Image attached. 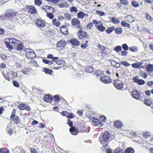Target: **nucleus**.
<instances>
[{
  "label": "nucleus",
  "instance_id": "1",
  "mask_svg": "<svg viewBox=\"0 0 153 153\" xmlns=\"http://www.w3.org/2000/svg\"><path fill=\"white\" fill-rule=\"evenodd\" d=\"M110 137V134L108 132H105L102 136V137H100V142L101 143L103 144V141L105 142H107Z\"/></svg>",
  "mask_w": 153,
  "mask_h": 153
},
{
  "label": "nucleus",
  "instance_id": "2",
  "mask_svg": "<svg viewBox=\"0 0 153 153\" xmlns=\"http://www.w3.org/2000/svg\"><path fill=\"white\" fill-rule=\"evenodd\" d=\"M26 56L28 59H31L35 57L36 54L33 51L30 49H27L25 50Z\"/></svg>",
  "mask_w": 153,
  "mask_h": 153
},
{
  "label": "nucleus",
  "instance_id": "3",
  "mask_svg": "<svg viewBox=\"0 0 153 153\" xmlns=\"http://www.w3.org/2000/svg\"><path fill=\"white\" fill-rule=\"evenodd\" d=\"M20 41L13 38H7L5 39V42L12 44L13 45H17Z\"/></svg>",
  "mask_w": 153,
  "mask_h": 153
},
{
  "label": "nucleus",
  "instance_id": "4",
  "mask_svg": "<svg viewBox=\"0 0 153 153\" xmlns=\"http://www.w3.org/2000/svg\"><path fill=\"white\" fill-rule=\"evenodd\" d=\"M114 85L116 88L119 90L122 89L123 87V84L122 82L118 80H114Z\"/></svg>",
  "mask_w": 153,
  "mask_h": 153
},
{
  "label": "nucleus",
  "instance_id": "5",
  "mask_svg": "<svg viewBox=\"0 0 153 153\" xmlns=\"http://www.w3.org/2000/svg\"><path fill=\"white\" fill-rule=\"evenodd\" d=\"M100 79L102 82L105 84L110 83L112 82L111 79L107 76H102Z\"/></svg>",
  "mask_w": 153,
  "mask_h": 153
},
{
  "label": "nucleus",
  "instance_id": "6",
  "mask_svg": "<svg viewBox=\"0 0 153 153\" xmlns=\"http://www.w3.org/2000/svg\"><path fill=\"white\" fill-rule=\"evenodd\" d=\"M132 97L138 100L140 97L141 94L139 91L136 90H133L132 92Z\"/></svg>",
  "mask_w": 153,
  "mask_h": 153
},
{
  "label": "nucleus",
  "instance_id": "7",
  "mask_svg": "<svg viewBox=\"0 0 153 153\" xmlns=\"http://www.w3.org/2000/svg\"><path fill=\"white\" fill-rule=\"evenodd\" d=\"M43 9L45 10L47 13H53L55 11L54 8L49 6H45L43 7Z\"/></svg>",
  "mask_w": 153,
  "mask_h": 153
},
{
  "label": "nucleus",
  "instance_id": "8",
  "mask_svg": "<svg viewBox=\"0 0 153 153\" xmlns=\"http://www.w3.org/2000/svg\"><path fill=\"white\" fill-rule=\"evenodd\" d=\"M65 42L63 40H61L59 41L56 44V47L59 49L64 47L66 45Z\"/></svg>",
  "mask_w": 153,
  "mask_h": 153
},
{
  "label": "nucleus",
  "instance_id": "9",
  "mask_svg": "<svg viewBox=\"0 0 153 153\" xmlns=\"http://www.w3.org/2000/svg\"><path fill=\"white\" fill-rule=\"evenodd\" d=\"M27 9L29 12L31 13L34 14L37 13V10L33 6L30 5L27 6Z\"/></svg>",
  "mask_w": 153,
  "mask_h": 153
},
{
  "label": "nucleus",
  "instance_id": "10",
  "mask_svg": "<svg viewBox=\"0 0 153 153\" xmlns=\"http://www.w3.org/2000/svg\"><path fill=\"white\" fill-rule=\"evenodd\" d=\"M18 108L21 110H26L27 111H30V107L27 105L24 104H20Z\"/></svg>",
  "mask_w": 153,
  "mask_h": 153
},
{
  "label": "nucleus",
  "instance_id": "11",
  "mask_svg": "<svg viewBox=\"0 0 153 153\" xmlns=\"http://www.w3.org/2000/svg\"><path fill=\"white\" fill-rule=\"evenodd\" d=\"M53 99L52 96L49 94L45 95L43 97L44 101L47 102H51L52 101Z\"/></svg>",
  "mask_w": 153,
  "mask_h": 153
},
{
  "label": "nucleus",
  "instance_id": "12",
  "mask_svg": "<svg viewBox=\"0 0 153 153\" xmlns=\"http://www.w3.org/2000/svg\"><path fill=\"white\" fill-rule=\"evenodd\" d=\"M17 14V13L14 11L9 10L8 12H7L5 14L7 16L11 17L15 16Z\"/></svg>",
  "mask_w": 153,
  "mask_h": 153
},
{
  "label": "nucleus",
  "instance_id": "13",
  "mask_svg": "<svg viewBox=\"0 0 153 153\" xmlns=\"http://www.w3.org/2000/svg\"><path fill=\"white\" fill-rule=\"evenodd\" d=\"M80 30H79L78 33V36L80 39L84 38L86 35V33L85 32L81 30V28H79Z\"/></svg>",
  "mask_w": 153,
  "mask_h": 153
},
{
  "label": "nucleus",
  "instance_id": "14",
  "mask_svg": "<svg viewBox=\"0 0 153 153\" xmlns=\"http://www.w3.org/2000/svg\"><path fill=\"white\" fill-rule=\"evenodd\" d=\"M71 22L72 23V25H77V27L78 28H80L79 25L80 24V21L79 20V19H72L71 21Z\"/></svg>",
  "mask_w": 153,
  "mask_h": 153
},
{
  "label": "nucleus",
  "instance_id": "15",
  "mask_svg": "<svg viewBox=\"0 0 153 153\" xmlns=\"http://www.w3.org/2000/svg\"><path fill=\"white\" fill-rule=\"evenodd\" d=\"M12 124L10 123H9L7 126L6 128V131L7 133L10 134L13 133V130L11 127Z\"/></svg>",
  "mask_w": 153,
  "mask_h": 153
},
{
  "label": "nucleus",
  "instance_id": "16",
  "mask_svg": "<svg viewBox=\"0 0 153 153\" xmlns=\"http://www.w3.org/2000/svg\"><path fill=\"white\" fill-rule=\"evenodd\" d=\"M97 30L101 32L104 31L105 29V27L102 25V22L101 21L100 22V25L97 26Z\"/></svg>",
  "mask_w": 153,
  "mask_h": 153
},
{
  "label": "nucleus",
  "instance_id": "17",
  "mask_svg": "<svg viewBox=\"0 0 153 153\" xmlns=\"http://www.w3.org/2000/svg\"><path fill=\"white\" fill-rule=\"evenodd\" d=\"M123 126L121 121L117 120L114 122V126L118 128H120Z\"/></svg>",
  "mask_w": 153,
  "mask_h": 153
},
{
  "label": "nucleus",
  "instance_id": "18",
  "mask_svg": "<svg viewBox=\"0 0 153 153\" xmlns=\"http://www.w3.org/2000/svg\"><path fill=\"white\" fill-rule=\"evenodd\" d=\"M70 42L73 45L75 46L79 45L80 43L79 41L75 39H71L70 40Z\"/></svg>",
  "mask_w": 153,
  "mask_h": 153
},
{
  "label": "nucleus",
  "instance_id": "19",
  "mask_svg": "<svg viewBox=\"0 0 153 153\" xmlns=\"http://www.w3.org/2000/svg\"><path fill=\"white\" fill-rule=\"evenodd\" d=\"M17 45V47L16 49L17 51H20L23 50L24 48V46L21 43V42H20V43L18 44Z\"/></svg>",
  "mask_w": 153,
  "mask_h": 153
},
{
  "label": "nucleus",
  "instance_id": "20",
  "mask_svg": "<svg viewBox=\"0 0 153 153\" xmlns=\"http://www.w3.org/2000/svg\"><path fill=\"white\" fill-rule=\"evenodd\" d=\"M134 149L131 147L128 148L125 151V153H134Z\"/></svg>",
  "mask_w": 153,
  "mask_h": 153
},
{
  "label": "nucleus",
  "instance_id": "21",
  "mask_svg": "<svg viewBox=\"0 0 153 153\" xmlns=\"http://www.w3.org/2000/svg\"><path fill=\"white\" fill-rule=\"evenodd\" d=\"M43 71L46 74L49 75H51L53 73V71L51 70L47 69L46 68H45L43 69Z\"/></svg>",
  "mask_w": 153,
  "mask_h": 153
},
{
  "label": "nucleus",
  "instance_id": "22",
  "mask_svg": "<svg viewBox=\"0 0 153 153\" xmlns=\"http://www.w3.org/2000/svg\"><path fill=\"white\" fill-rule=\"evenodd\" d=\"M14 122L16 123L17 124L20 122V120L18 117L17 116H15L12 118Z\"/></svg>",
  "mask_w": 153,
  "mask_h": 153
},
{
  "label": "nucleus",
  "instance_id": "23",
  "mask_svg": "<svg viewBox=\"0 0 153 153\" xmlns=\"http://www.w3.org/2000/svg\"><path fill=\"white\" fill-rule=\"evenodd\" d=\"M45 26V23L41 19H39V27L42 28Z\"/></svg>",
  "mask_w": 153,
  "mask_h": 153
},
{
  "label": "nucleus",
  "instance_id": "24",
  "mask_svg": "<svg viewBox=\"0 0 153 153\" xmlns=\"http://www.w3.org/2000/svg\"><path fill=\"white\" fill-rule=\"evenodd\" d=\"M146 70L149 72L152 71H153V66L152 64H149L147 66Z\"/></svg>",
  "mask_w": 153,
  "mask_h": 153
},
{
  "label": "nucleus",
  "instance_id": "25",
  "mask_svg": "<svg viewBox=\"0 0 153 153\" xmlns=\"http://www.w3.org/2000/svg\"><path fill=\"white\" fill-rule=\"evenodd\" d=\"M85 71L86 72L90 73L92 72L93 71V69L92 67L91 66H89L87 67L86 69H85Z\"/></svg>",
  "mask_w": 153,
  "mask_h": 153
},
{
  "label": "nucleus",
  "instance_id": "26",
  "mask_svg": "<svg viewBox=\"0 0 153 153\" xmlns=\"http://www.w3.org/2000/svg\"><path fill=\"white\" fill-rule=\"evenodd\" d=\"M2 74L3 75L4 77V78L7 80H9L10 79H9L8 77V73L7 71L4 72V71L3 70V72H2Z\"/></svg>",
  "mask_w": 153,
  "mask_h": 153
},
{
  "label": "nucleus",
  "instance_id": "27",
  "mask_svg": "<svg viewBox=\"0 0 153 153\" xmlns=\"http://www.w3.org/2000/svg\"><path fill=\"white\" fill-rule=\"evenodd\" d=\"M121 24L123 27H130V25L126 22L125 21H122L121 22Z\"/></svg>",
  "mask_w": 153,
  "mask_h": 153
},
{
  "label": "nucleus",
  "instance_id": "28",
  "mask_svg": "<svg viewBox=\"0 0 153 153\" xmlns=\"http://www.w3.org/2000/svg\"><path fill=\"white\" fill-rule=\"evenodd\" d=\"M52 23L53 25L57 27L59 26L60 24L59 22H57V20L56 19H54L52 20Z\"/></svg>",
  "mask_w": 153,
  "mask_h": 153
},
{
  "label": "nucleus",
  "instance_id": "29",
  "mask_svg": "<svg viewBox=\"0 0 153 153\" xmlns=\"http://www.w3.org/2000/svg\"><path fill=\"white\" fill-rule=\"evenodd\" d=\"M84 13L82 12H80L77 14V16L79 18H83L84 17Z\"/></svg>",
  "mask_w": 153,
  "mask_h": 153
},
{
  "label": "nucleus",
  "instance_id": "30",
  "mask_svg": "<svg viewBox=\"0 0 153 153\" xmlns=\"http://www.w3.org/2000/svg\"><path fill=\"white\" fill-rule=\"evenodd\" d=\"M112 22L115 24H118L120 23V20L114 17L112 18Z\"/></svg>",
  "mask_w": 153,
  "mask_h": 153
},
{
  "label": "nucleus",
  "instance_id": "31",
  "mask_svg": "<svg viewBox=\"0 0 153 153\" xmlns=\"http://www.w3.org/2000/svg\"><path fill=\"white\" fill-rule=\"evenodd\" d=\"M114 28L115 27H109L106 30V31L108 34L110 33L112 31L114 30Z\"/></svg>",
  "mask_w": 153,
  "mask_h": 153
},
{
  "label": "nucleus",
  "instance_id": "32",
  "mask_svg": "<svg viewBox=\"0 0 153 153\" xmlns=\"http://www.w3.org/2000/svg\"><path fill=\"white\" fill-rule=\"evenodd\" d=\"M122 50V48L121 46H118L115 47L114 49V50L116 51L117 52L119 53L120 51H121Z\"/></svg>",
  "mask_w": 153,
  "mask_h": 153
},
{
  "label": "nucleus",
  "instance_id": "33",
  "mask_svg": "<svg viewBox=\"0 0 153 153\" xmlns=\"http://www.w3.org/2000/svg\"><path fill=\"white\" fill-rule=\"evenodd\" d=\"M9 151L7 149H4L3 148L0 149V153H9Z\"/></svg>",
  "mask_w": 153,
  "mask_h": 153
},
{
  "label": "nucleus",
  "instance_id": "34",
  "mask_svg": "<svg viewBox=\"0 0 153 153\" xmlns=\"http://www.w3.org/2000/svg\"><path fill=\"white\" fill-rule=\"evenodd\" d=\"M9 43H6L5 42V44L6 45L7 48L8 49L11 51L13 49V47Z\"/></svg>",
  "mask_w": 153,
  "mask_h": 153
},
{
  "label": "nucleus",
  "instance_id": "35",
  "mask_svg": "<svg viewBox=\"0 0 153 153\" xmlns=\"http://www.w3.org/2000/svg\"><path fill=\"white\" fill-rule=\"evenodd\" d=\"M131 4L133 6L135 7H139V4L137 1H132Z\"/></svg>",
  "mask_w": 153,
  "mask_h": 153
},
{
  "label": "nucleus",
  "instance_id": "36",
  "mask_svg": "<svg viewBox=\"0 0 153 153\" xmlns=\"http://www.w3.org/2000/svg\"><path fill=\"white\" fill-rule=\"evenodd\" d=\"M141 65L140 63H134L132 65V66L133 68H138Z\"/></svg>",
  "mask_w": 153,
  "mask_h": 153
},
{
  "label": "nucleus",
  "instance_id": "37",
  "mask_svg": "<svg viewBox=\"0 0 153 153\" xmlns=\"http://www.w3.org/2000/svg\"><path fill=\"white\" fill-rule=\"evenodd\" d=\"M53 13H47L46 16L50 19H52L54 17V15L53 14Z\"/></svg>",
  "mask_w": 153,
  "mask_h": 153
},
{
  "label": "nucleus",
  "instance_id": "38",
  "mask_svg": "<svg viewBox=\"0 0 153 153\" xmlns=\"http://www.w3.org/2000/svg\"><path fill=\"white\" fill-rule=\"evenodd\" d=\"M61 32L64 34L67 35L68 33V31L67 29L63 28L62 29H60Z\"/></svg>",
  "mask_w": 153,
  "mask_h": 153
},
{
  "label": "nucleus",
  "instance_id": "39",
  "mask_svg": "<svg viewBox=\"0 0 153 153\" xmlns=\"http://www.w3.org/2000/svg\"><path fill=\"white\" fill-rule=\"evenodd\" d=\"M116 33L117 34H120L122 33V30L121 28H117L115 30Z\"/></svg>",
  "mask_w": 153,
  "mask_h": 153
},
{
  "label": "nucleus",
  "instance_id": "40",
  "mask_svg": "<svg viewBox=\"0 0 153 153\" xmlns=\"http://www.w3.org/2000/svg\"><path fill=\"white\" fill-rule=\"evenodd\" d=\"M146 18L151 22H153V18L150 16L148 14V13H146Z\"/></svg>",
  "mask_w": 153,
  "mask_h": 153
},
{
  "label": "nucleus",
  "instance_id": "41",
  "mask_svg": "<svg viewBox=\"0 0 153 153\" xmlns=\"http://www.w3.org/2000/svg\"><path fill=\"white\" fill-rule=\"evenodd\" d=\"M122 47L124 51L128 50L129 49V47L126 44H124L122 45Z\"/></svg>",
  "mask_w": 153,
  "mask_h": 153
},
{
  "label": "nucleus",
  "instance_id": "42",
  "mask_svg": "<svg viewBox=\"0 0 153 153\" xmlns=\"http://www.w3.org/2000/svg\"><path fill=\"white\" fill-rule=\"evenodd\" d=\"M120 64L126 67L129 66L130 64L126 61H122L120 63Z\"/></svg>",
  "mask_w": 153,
  "mask_h": 153
},
{
  "label": "nucleus",
  "instance_id": "43",
  "mask_svg": "<svg viewBox=\"0 0 153 153\" xmlns=\"http://www.w3.org/2000/svg\"><path fill=\"white\" fill-rule=\"evenodd\" d=\"M130 50L133 52H136L138 51L137 48L135 47H131L129 48Z\"/></svg>",
  "mask_w": 153,
  "mask_h": 153
},
{
  "label": "nucleus",
  "instance_id": "44",
  "mask_svg": "<svg viewBox=\"0 0 153 153\" xmlns=\"http://www.w3.org/2000/svg\"><path fill=\"white\" fill-rule=\"evenodd\" d=\"M64 16L65 18L69 20H71V15L68 13H65L64 14Z\"/></svg>",
  "mask_w": 153,
  "mask_h": 153
},
{
  "label": "nucleus",
  "instance_id": "45",
  "mask_svg": "<svg viewBox=\"0 0 153 153\" xmlns=\"http://www.w3.org/2000/svg\"><path fill=\"white\" fill-rule=\"evenodd\" d=\"M30 69L29 68H25L22 71V72L25 74H28L29 71H30Z\"/></svg>",
  "mask_w": 153,
  "mask_h": 153
},
{
  "label": "nucleus",
  "instance_id": "46",
  "mask_svg": "<svg viewBox=\"0 0 153 153\" xmlns=\"http://www.w3.org/2000/svg\"><path fill=\"white\" fill-rule=\"evenodd\" d=\"M145 81L141 79H138V82L137 84L140 85H141L144 84L145 83Z\"/></svg>",
  "mask_w": 153,
  "mask_h": 153
},
{
  "label": "nucleus",
  "instance_id": "47",
  "mask_svg": "<svg viewBox=\"0 0 153 153\" xmlns=\"http://www.w3.org/2000/svg\"><path fill=\"white\" fill-rule=\"evenodd\" d=\"M96 12L100 16H103L105 15V13L104 12L100 10L96 11Z\"/></svg>",
  "mask_w": 153,
  "mask_h": 153
},
{
  "label": "nucleus",
  "instance_id": "48",
  "mask_svg": "<svg viewBox=\"0 0 153 153\" xmlns=\"http://www.w3.org/2000/svg\"><path fill=\"white\" fill-rule=\"evenodd\" d=\"M70 10L71 12H74L76 13L77 11L76 8L74 7H71Z\"/></svg>",
  "mask_w": 153,
  "mask_h": 153
},
{
  "label": "nucleus",
  "instance_id": "49",
  "mask_svg": "<svg viewBox=\"0 0 153 153\" xmlns=\"http://www.w3.org/2000/svg\"><path fill=\"white\" fill-rule=\"evenodd\" d=\"M13 83L14 86L18 88L19 86V85L18 82L16 81H13Z\"/></svg>",
  "mask_w": 153,
  "mask_h": 153
},
{
  "label": "nucleus",
  "instance_id": "50",
  "mask_svg": "<svg viewBox=\"0 0 153 153\" xmlns=\"http://www.w3.org/2000/svg\"><path fill=\"white\" fill-rule=\"evenodd\" d=\"M122 4L127 5L128 4V2L126 0H121L120 1Z\"/></svg>",
  "mask_w": 153,
  "mask_h": 153
},
{
  "label": "nucleus",
  "instance_id": "51",
  "mask_svg": "<svg viewBox=\"0 0 153 153\" xmlns=\"http://www.w3.org/2000/svg\"><path fill=\"white\" fill-rule=\"evenodd\" d=\"M148 106H150L152 104L151 102L149 100H146L144 102Z\"/></svg>",
  "mask_w": 153,
  "mask_h": 153
},
{
  "label": "nucleus",
  "instance_id": "52",
  "mask_svg": "<svg viewBox=\"0 0 153 153\" xmlns=\"http://www.w3.org/2000/svg\"><path fill=\"white\" fill-rule=\"evenodd\" d=\"M64 62V61L62 60H59L56 62V63L59 65L63 64Z\"/></svg>",
  "mask_w": 153,
  "mask_h": 153
},
{
  "label": "nucleus",
  "instance_id": "53",
  "mask_svg": "<svg viewBox=\"0 0 153 153\" xmlns=\"http://www.w3.org/2000/svg\"><path fill=\"white\" fill-rule=\"evenodd\" d=\"M128 53V52L125 51H122L121 52V54L122 56H127Z\"/></svg>",
  "mask_w": 153,
  "mask_h": 153
},
{
  "label": "nucleus",
  "instance_id": "54",
  "mask_svg": "<svg viewBox=\"0 0 153 153\" xmlns=\"http://www.w3.org/2000/svg\"><path fill=\"white\" fill-rule=\"evenodd\" d=\"M100 119H101V121H102L103 122H105L106 121V117L105 116H100Z\"/></svg>",
  "mask_w": 153,
  "mask_h": 153
},
{
  "label": "nucleus",
  "instance_id": "55",
  "mask_svg": "<svg viewBox=\"0 0 153 153\" xmlns=\"http://www.w3.org/2000/svg\"><path fill=\"white\" fill-rule=\"evenodd\" d=\"M67 124L69 125V126L71 127H72L73 126V122L72 121H71L70 120H68Z\"/></svg>",
  "mask_w": 153,
  "mask_h": 153
},
{
  "label": "nucleus",
  "instance_id": "56",
  "mask_svg": "<svg viewBox=\"0 0 153 153\" xmlns=\"http://www.w3.org/2000/svg\"><path fill=\"white\" fill-rule=\"evenodd\" d=\"M113 62L115 63V65H113V66L116 67L117 68H119L120 67V63H117V62H116L115 61H113Z\"/></svg>",
  "mask_w": 153,
  "mask_h": 153
},
{
  "label": "nucleus",
  "instance_id": "57",
  "mask_svg": "<svg viewBox=\"0 0 153 153\" xmlns=\"http://www.w3.org/2000/svg\"><path fill=\"white\" fill-rule=\"evenodd\" d=\"M54 99L55 101H59L60 99L59 97L57 96V95H56L54 96Z\"/></svg>",
  "mask_w": 153,
  "mask_h": 153
},
{
  "label": "nucleus",
  "instance_id": "58",
  "mask_svg": "<svg viewBox=\"0 0 153 153\" xmlns=\"http://www.w3.org/2000/svg\"><path fill=\"white\" fill-rule=\"evenodd\" d=\"M76 128L73 126L71 127L69 129V131L71 133L76 130Z\"/></svg>",
  "mask_w": 153,
  "mask_h": 153
},
{
  "label": "nucleus",
  "instance_id": "59",
  "mask_svg": "<svg viewBox=\"0 0 153 153\" xmlns=\"http://www.w3.org/2000/svg\"><path fill=\"white\" fill-rule=\"evenodd\" d=\"M99 120V119L95 118H93V121L94 122L95 124V125L96 126V124L98 123V122Z\"/></svg>",
  "mask_w": 153,
  "mask_h": 153
},
{
  "label": "nucleus",
  "instance_id": "60",
  "mask_svg": "<svg viewBox=\"0 0 153 153\" xmlns=\"http://www.w3.org/2000/svg\"><path fill=\"white\" fill-rule=\"evenodd\" d=\"M93 23H90L87 25V27L88 28L90 29L92 26H93Z\"/></svg>",
  "mask_w": 153,
  "mask_h": 153
},
{
  "label": "nucleus",
  "instance_id": "61",
  "mask_svg": "<svg viewBox=\"0 0 153 153\" xmlns=\"http://www.w3.org/2000/svg\"><path fill=\"white\" fill-rule=\"evenodd\" d=\"M133 80L134 82H136L137 83L138 81V77L136 76L133 79Z\"/></svg>",
  "mask_w": 153,
  "mask_h": 153
},
{
  "label": "nucleus",
  "instance_id": "62",
  "mask_svg": "<svg viewBox=\"0 0 153 153\" xmlns=\"http://www.w3.org/2000/svg\"><path fill=\"white\" fill-rule=\"evenodd\" d=\"M15 113H16V110L15 109H13V111H12L11 116L10 117V118H13V117L15 116H16L15 115Z\"/></svg>",
  "mask_w": 153,
  "mask_h": 153
},
{
  "label": "nucleus",
  "instance_id": "63",
  "mask_svg": "<svg viewBox=\"0 0 153 153\" xmlns=\"http://www.w3.org/2000/svg\"><path fill=\"white\" fill-rule=\"evenodd\" d=\"M147 85L149 86H151L152 85H153V81H151L148 82L147 83Z\"/></svg>",
  "mask_w": 153,
  "mask_h": 153
},
{
  "label": "nucleus",
  "instance_id": "64",
  "mask_svg": "<svg viewBox=\"0 0 153 153\" xmlns=\"http://www.w3.org/2000/svg\"><path fill=\"white\" fill-rule=\"evenodd\" d=\"M0 67L1 68L5 69L6 67V65L4 63H2L0 64Z\"/></svg>",
  "mask_w": 153,
  "mask_h": 153
}]
</instances>
